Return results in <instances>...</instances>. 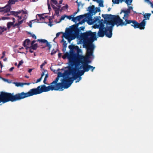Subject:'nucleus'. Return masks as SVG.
<instances>
[{"instance_id":"1","label":"nucleus","mask_w":153,"mask_h":153,"mask_svg":"<svg viewBox=\"0 0 153 153\" xmlns=\"http://www.w3.org/2000/svg\"><path fill=\"white\" fill-rule=\"evenodd\" d=\"M96 35V32H92L89 30L83 33L81 35L80 42V43L83 44V48L87 49L86 56L79 54V53H82V51L78 46H76L77 55L74 54L73 51H71L69 53L66 52L62 56L64 59L67 57L70 64L75 65L76 68L78 67L81 64H82L79 69L83 68V70L79 71L78 69L75 68L69 69L70 73L73 75V77H71L69 76V72L68 71H65L63 73L59 72L57 77L50 85L46 87L45 85H42L38 86L36 88L30 89L27 92H22L19 93V100L44 92L59 90L62 91L64 89L70 87L74 80L78 78L79 77L78 80L76 81V83L80 80L82 78L80 76L83 75L85 72H88L90 69L93 71L95 67L88 64L89 63V58L91 56H93L94 48L92 43L97 39Z\"/></svg>"},{"instance_id":"2","label":"nucleus","mask_w":153,"mask_h":153,"mask_svg":"<svg viewBox=\"0 0 153 153\" xmlns=\"http://www.w3.org/2000/svg\"><path fill=\"white\" fill-rule=\"evenodd\" d=\"M102 17L104 19V21L103 19L100 20V16L94 17V19L90 16H87L85 19L87 23L90 25H94V28H99V30L98 33V36L103 37L105 34V28L104 24L105 23V14L102 15Z\"/></svg>"},{"instance_id":"3","label":"nucleus","mask_w":153,"mask_h":153,"mask_svg":"<svg viewBox=\"0 0 153 153\" xmlns=\"http://www.w3.org/2000/svg\"><path fill=\"white\" fill-rule=\"evenodd\" d=\"M11 14L14 15L15 16H17L18 18V22H16L15 24V21H13V22H9L7 24V27L8 29H10L11 27H12L13 29H15L17 27L18 30H19L20 25L22 24L24 20L26 19L27 15L28 14L26 10H21L15 12L12 11L7 13V15L9 16Z\"/></svg>"},{"instance_id":"4","label":"nucleus","mask_w":153,"mask_h":153,"mask_svg":"<svg viewBox=\"0 0 153 153\" xmlns=\"http://www.w3.org/2000/svg\"><path fill=\"white\" fill-rule=\"evenodd\" d=\"M151 14L150 13H146L144 14L143 16L145 19L140 23H138L135 20L128 19L129 17L122 18L123 19L125 20V21L123 22L122 19L121 26H126L128 24H130L131 26L135 29L138 28L141 30L144 29L146 24V20L149 19Z\"/></svg>"},{"instance_id":"5","label":"nucleus","mask_w":153,"mask_h":153,"mask_svg":"<svg viewBox=\"0 0 153 153\" xmlns=\"http://www.w3.org/2000/svg\"><path fill=\"white\" fill-rule=\"evenodd\" d=\"M122 19L118 15L106 14V24L117 27L121 25Z\"/></svg>"},{"instance_id":"6","label":"nucleus","mask_w":153,"mask_h":153,"mask_svg":"<svg viewBox=\"0 0 153 153\" xmlns=\"http://www.w3.org/2000/svg\"><path fill=\"white\" fill-rule=\"evenodd\" d=\"M72 34L69 30L65 31V33H63L62 37H65L66 39H68V42H70V41L75 39V37H71Z\"/></svg>"},{"instance_id":"7","label":"nucleus","mask_w":153,"mask_h":153,"mask_svg":"<svg viewBox=\"0 0 153 153\" xmlns=\"http://www.w3.org/2000/svg\"><path fill=\"white\" fill-rule=\"evenodd\" d=\"M114 26L112 25L108 26H106V36L111 38L112 35V30Z\"/></svg>"},{"instance_id":"8","label":"nucleus","mask_w":153,"mask_h":153,"mask_svg":"<svg viewBox=\"0 0 153 153\" xmlns=\"http://www.w3.org/2000/svg\"><path fill=\"white\" fill-rule=\"evenodd\" d=\"M133 7L131 6H129L128 8L126 10H121L120 13L121 14L122 13H124V15L123 18L129 17L130 13V10H132Z\"/></svg>"},{"instance_id":"9","label":"nucleus","mask_w":153,"mask_h":153,"mask_svg":"<svg viewBox=\"0 0 153 153\" xmlns=\"http://www.w3.org/2000/svg\"><path fill=\"white\" fill-rule=\"evenodd\" d=\"M23 45L27 49L28 48L31 47V43L29 39H26L23 42Z\"/></svg>"},{"instance_id":"10","label":"nucleus","mask_w":153,"mask_h":153,"mask_svg":"<svg viewBox=\"0 0 153 153\" xmlns=\"http://www.w3.org/2000/svg\"><path fill=\"white\" fill-rule=\"evenodd\" d=\"M37 41L40 42L46 43V46L48 47L49 50L51 47V45L46 40L38 39Z\"/></svg>"},{"instance_id":"11","label":"nucleus","mask_w":153,"mask_h":153,"mask_svg":"<svg viewBox=\"0 0 153 153\" xmlns=\"http://www.w3.org/2000/svg\"><path fill=\"white\" fill-rule=\"evenodd\" d=\"M10 7L9 6H7L2 7H0V12H4V13H7L10 10Z\"/></svg>"},{"instance_id":"12","label":"nucleus","mask_w":153,"mask_h":153,"mask_svg":"<svg viewBox=\"0 0 153 153\" xmlns=\"http://www.w3.org/2000/svg\"><path fill=\"white\" fill-rule=\"evenodd\" d=\"M84 16L83 15H80L77 16L73 18L72 21L75 22H76L78 21H79L82 19L83 18Z\"/></svg>"},{"instance_id":"13","label":"nucleus","mask_w":153,"mask_h":153,"mask_svg":"<svg viewBox=\"0 0 153 153\" xmlns=\"http://www.w3.org/2000/svg\"><path fill=\"white\" fill-rule=\"evenodd\" d=\"M18 0H9V1L8 2V4H7L5 7H6L8 5V6H9V7H10V10L8 11L7 13L8 12H9V11H10V4H14L15 2H17L18 1ZM20 1H24V0H19Z\"/></svg>"},{"instance_id":"14","label":"nucleus","mask_w":153,"mask_h":153,"mask_svg":"<svg viewBox=\"0 0 153 153\" xmlns=\"http://www.w3.org/2000/svg\"><path fill=\"white\" fill-rule=\"evenodd\" d=\"M36 41L33 40L31 42L30 48H31L32 49L34 50H36L38 47V45L37 44H34Z\"/></svg>"},{"instance_id":"15","label":"nucleus","mask_w":153,"mask_h":153,"mask_svg":"<svg viewBox=\"0 0 153 153\" xmlns=\"http://www.w3.org/2000/svg\"><path fill=\"white\" fill-rule=\"evenodd\" d=\"M125 0H112L113 3L118 4L120 3H122L123 1H124Z\"/></svg>"},{"instance_id":"16","label":"nucleus","mask_w":153,"mask_h":153,"mask_svg":"<svg viewBox=\"0 0 153 153\" xmlns=\"http://www.w3.org/2000/svg\"><path fill=\"white\" fill-rule=\"evenodd\" d=\"M94 1H96L97 3L99 4V5L100 7L103 6V1L102 0H95Z\"/></svg>"},{"instance_id":"17","label":"nucleus","mask_w":153,"mask_h":153,"mask_svg":"<svg viewBox=\"0 0 153 153\" xmlns=\"http://www.w3.org/2000/svg\"><path fill=\"white\" fill-rule=\"evenodd\" d=\"M14 84L15 85L18 87H22L23 86V83L21 82H14Z\"/></svg>"},{"instance_id":"18","label":"nucleus","mask_w":153,"mask_h":153,"mask_svg":"<svg viewBox=\"0 0 153 153\" xmlns=\"http://www.w3.org/2000/svg\"><path fill=\"white\" fill-rule=\"evenodd\" d=\"M62 42H63V48H65V50H66V48L67 47V43H66V41H65L63 39H62Z\"/></svg>"},{"instance_id":"19","label":"nucleus","mask_w":153,"mask_h":153,"mask_svg":"<svg viewBox=\"0 0 153 153\" xmlns=\"http://www.w3.org/2000/svg\"><path fill=\"white\" fill-rule=\"evenodd\" d=\"M44 73L43 72H42V74L41 77L40 78H39V79L37 80V81L36 83H37L39 82L42 79V77L44 76Z\"/></svg>"},{"instance_id":"20","label":"nucleus","mask_w":153,"mask_h":153,"mask_svg":"<svg viewBox=\"0 0 153 153\" xmlns=\"http://www.w3.org/2000/svg\"><path fill=\"white\" fill-rule=\"evenodd\" d=\"M132 0H125V2L127 5L131 4L132 2Z\"/></svg>"},{"instance_id":"21","label":"nucleus","mask_w":153,"mask_h":153,"mask_svg":"<svg viewBox=\"0 0 153 153\" xmlns=\"http://www.w3.org/2000/svg\"><path fill=\"white\" fill-rule=\"evenodd\" d=\"M0 28L1 30V31H0V34H1L2 33L6 30V29L4 27H0Z\"/></svg>"},{"instance_id":"22","label":"nucleus","mask_w":153,"mask_h":153,"mask_svg":"<svg viewBox=\"0 0 153 153\" xmlns=\"http://www.w3.org/2000/svg\"><path fill=\"white\" fill-rule=\"evenodd\" d=\"M66 18L68 19H69V20H71V19H72H72L74 17H73L72 16V15H71V16H66Z\"/></svg>"},{"instance_id":"23","label":"nucleus","mask_w":153,"mask_h":153,"mask_svg":"<svg viewBox=\"0 0 153 153\" xmlns=\"http://www.w3.org/2000/svg\"><path fill=\"white\" fill-rule=\"evenodd\" d=\"M66 17V15H64L62 16L60 19V21L64 20Z\"/></svg>"},{"instance_id":"24","label":"nucleus","mask_w":153,"mask_h":153,"mask_svg":"<svg viewBox=\"0 0 153 153\" xmlns=\"http://www.w3.org/2000/svg\"><path fill=\"white\" fill-rule=\"evenodd\" d=\"M23 63L22 60H21L19 62V63L18 65V68H19L20 65H21Z\"/></svg>"},{"instance_id":"25","label":"nucleus","mask_w":153,"mask_h":153,"mask_svg":"<svg viewBox=\"0 0 153 153\" xmlns=\"http://www.w3.org/2000/svg\"><path fill=\"white\" fill-rule=\"evenodd\" d=\"M88 9L89 11L90 12H92L93 10V8L91 6H89L88 7Z\"/></svg>"},{"instance_id":"26","label":"nucleus","mask_w":153,"mask_h":153,"mask_svg":"<svg viewBox=\"0 0 153 153\" xmlns=\"http://www.w3.org/2000/svg\"><path fill=\"white\" fill-rule=\"evenodd\" d=\"M47 63L45 61L40 66V67L41 68H42Z\"/></svg>"},{"instance_id":"27","label":"nucleus","mask_w":153,"mask_h":153,"mask_svg":"<svg viewBox=\"0 0 153 153\" xmlns=\"http://www.w3.org/2000/svg\"><path fill=\"white\" fill-rule=\"evenodd\" d=\"M51 1L54 4H57V2L56 0H51Z\"/></svg>"},{"instance_id":"28","label":"nucleus","mask_w":153,"mask_h":153,"mask_svg":"<svg viewBox=\"0 0 153 153\" xmlns=\"http://www.w3.org/2000/svg\"><path fill=\"white\" fill-rule=\"evenodd\" d=\"M5 56V52L4 51L2 53V56H1V58L2 59Z\"/></svg>"},{"instance_id":"29","label":"nucleus","mask_w":153,"mask_h":153,"mask_svg":"<svg viewBox=\"0 0 153 153\" xmlns=\"http://www.w3.org/2000/svg\"><path fill=\"white\" fill-rule=\"evenodd\" d=\"M145 0L147 2L148 4H150V5H151L152 4V3L149 0Z\"/></svg>"},{"instance_id":"30","label":"nucleus","mask_w":153,"mask_h":153,"mask_svg":"<svg viewBox=\"0 0 153 153\" xmlns=\"http://www.w3.org/2000/svg\"><path fill=\"white\" fill-rule=\"evenodd\" d=\"M9 18L8 17H2V20H4L6 19H9Z\"/></svg>"},{"instance_id":"31","label":"nucleus","mask_w":153,"mask_h":153,"mask_svg":"<svg viewBox=\"0 0 153 153\" xmlns=\"http://www.w3.org/2000/svg\"><path fill=\"white\" fill-rule=\"evenodd\" d=\"M56 53V51H54V50H53L52 51L51 54V55H53L54 54Z\"/></svg>"},{"instance_id":"32","label":"nucleus","mask_w":153,"mask_h":153,"mask_svg":"<svg viewBox=\"0 0 153 153\" xmlns=\"http://www.w3.org/2000/svg\"><path fill=\"white\" fill-rule=\"evenodd\" d=\"M23 85H29L30 84V83H23Z\"/></svg>"},{"instance_id":"33","label":"nucleus","mask_w":153,"mask_h":153,"mask_svg":"<svg viewBox=\"0 0 153 153\" xmlns=\"http://www.w3.org/2000/svg\"><path fill=\"white\" fill-rule=\"evenodd\" d=\"M62 33L61 32H59V33H57L56 35V37H57L58 36H59L60 33Z\"/></svg>"},{"instance_id":"34","label":"nucleus","mask_w":153,"mask_h":153,"mask_svg":"<svg viewBox=\"0 0 153 153\" xmlns=\"http://www.w3.org/2000/svg\"><path fill=\"white\" fill-rule=\"evenodd\" d=\"M32 37L35 39H36V36L34 34H33V35Z\"/></svg>"},{"instance_id":"35","label":"nucleus","mask_w":153,"mask_h":153,"mask_svg":"<svg viewBox=\"0 0 153 153\" xmlns=\"http://www.w3.org/2000/svg\"><path fill=\"white\" fill-rule=\"evenodd\" d=\"M14 69V67H11L10 69H9V71H12L13 69Z\"/></svg>"},{"instance_id":"36","label":"nucleus","mask_w":153,"mask_h":153,"mask_svg":"<svg viewBox=\"0 0 153 153\" xmlns=\"http://www.w3.org/2000/svg\"><path fill=\"white\" fill-rule=\"evenodd\" d=\"M39 17H40V18L41 19H45L44 17L42 16V15H39Z\"/></svg>"},{"instance_id":"37","label":"nucleus","mask_w":153,"mask_h":153,"mask_svg":"<svg viewBox=\"0 0 153 153\" xmlns=\"http://www.w3.org/2000/svg\"><path fill=\"white\" fill-rule=\"evenodd\" d=\"M77 12H75V13H74L73 14V15H72V16H73V17H74V16H75L76 15V13H77Z\"/></svg>"},{"instance_id":"38","label":"nucleus","mask_w":153,"mask_h":153,"mask_svg":"<svg viewBox=\"0 0 153 153\" xmlns=\"http://www.w3.org/2000/svg\"><path fill=\"white\" fill-rule=\"evenodd\" d=\"M47 80V79H45L44 78V79L43 80V82L45 84H47V83H46V81Z\"/></svg>"},{"instance_id":"39","label":"nucleus","mask_w":153,"mask_h":153,"mask_svg":"<svg viewBox=\"0 0 153 153\" xmlns=\"http://www.w3.org/2000/svg\"><path fill=\"white\" fill-rule=\"evenodd\" d=\"M48 9H49L50 8V6L49 4V1L48 2Z\"/></svg>"},{"instance_id":"40","label":"nucleus","mask_w":153,"mask_h":153,"mask_svg":"<svg viewBox=\"0 0 153 153\" xmlns=\"http://www.w3.org/2000/svg\"><path fill=\"white\" fill-rule=\"evenodd\" d=\"M76 2L77 3L78 6H80V4H81V2H79V3L78 2V1H76Z\"/></svg>"},{"instance_id":"41","label":"nucleus","mask_w":153,"mask_h":153,"mask_svg":"<svg viewBox=\"0 0 153 153\" xmlns=\"http://www.w3.org/2000/svg\"><path fill=\"white\" fill-rule=\"evenodd\" d=\"M48 77V74H45V79H47V78Z\"/></svg>"},{"instance_id":"42","label":"nucleus","mask_w":153,"mask_h":153,"mask_svg":"<svg viewBox=\"0 0 153 153\" xmlns=\"http://www.w3.org/2000/svg\"><path fill=\"white\" fill-rule=\"evenodd\" d=\"M80 28L81 30H83L84 29V27H80Z\"/></svg>"},{"instance_id":"43","label":"nucleus","mask_w":153,"mask_h":153,"mask_svg":"<svg viewBox=\"0 0 153 153\" xmlns=\"http://www.w3.org/2000/svg\"><path fill=\"white\" fill-rule=\"evenodd\" d=\"M33 69H30L28 70V72L29 73H30L32 71V70H33Z\"/></svg>"},{"instance_id":"44","label":"nucleus","mask_w":153,"mask_h":153,"mask_svg":"<svg viewBox=\"0 0 153 153\" xmlns=\"http://www.w3.org/2000/svg\"><path fill=\"white\" fill-rule=\"evenodd\" d=\"M58 55V56L59 57H61V53H59Z\"/></svg>"},{"instance_id":"45","label":"nucleus","mask_w":153,"mask_h":153,"mask_svg":"<svg viewBox=\"0 0 153 153\" xmlns=\"http://www.w3.org/2000/svg\"><path fill=\"white\" fill-rule=\"evenodd\" d=\"M32 49L31 48V49H30V53H32L33 52V50H32Z\"/></svg>"},{"instance_id":"46","label":"nucleus","mask_w":153,"mask_h":153,"mask_svg":"<svg viewBox=\"0 0 153 153\" xmlns=\"http://www.w3.org/2000/svg\"><path fill=\"white\" fill-rule=\"evenodd\" d=\"M7 60V58H5L3 59V61H6Z\"/></svg>"},{"instance_id":"47","label":"nucleus","mask_w":153,"mask_h":153,"mask_svg":"<svg viewBox=\"0 0 153 153\" xmlns=\"http://www.w3.org/2000/svg\"><path fill=\"white\" fill-rule=\"evenodd\" d=\"M111 9V8L110 7L108 8V12Z\"/></svg>"},{"instance_id":"48","label":"nucleus","mask_w":153,"mask_h":153,"mask_svg":"<svg viewBox=\"0 0 153 153\" xmlns=\"http://www.w3.org/2000/svg\"><path fill=\"white\" fill-rule=\"evenodd\" d=\"M28 33H29V34H30V36H32L33 35V33H30V32H29Z\"/></svg>"},{"instance_id":"49","label":"nucleus","mask_w":153,"mask_h":153,"mask_svg":"<svg viewBox=\"0 0 153 153\" xmlns=\"http://www.w3.org/2000/svg\"><path fill=\"white\" fill-rule=\"evenodd\" d=\"M62 0H60L59 1V4H61L62 3Z\"/></svg>"},{"instance_id":"50","label":"nucleus","mask_w":153,"mask_h":153,"mask_svg":"<svg viewBox=\"0 0 153 153\" xmlns=\"http://www.w3.org/2000/svg\"><path fill=\"white\" fill-rule=\"evenodd\" d=\"M65 7H66V9H67L68 7V6L67 5H66Z\"/></svg>"},{"instance_id":"51","label":"nucleus","mask_w":153,"mask_h":153,"mask_svg":"<svg viewBox=\"0 0 153 153\" xmlns=\"http://www.w3.org/2000/svg\"><path fill=\"white\" fill-rule=\"evenodd\" d=\"M151 6L153 8V4L152 3L151 5Z\"/></svg>"},{"instance_id":"52","label":"nucleus","mask_w":153,"mask_h":153,"mask_svg":"<svg viewBox=\"0 0 153 153\" xmlns=\"http://www.w3.org/2000/svg\"><path fill=\"white\" fill-rule=\"evenodd\" d=\"M0 65H1V68H2V65L1 64V62L0 61Z\"/></svg>"},{"instance_id":"53","label":"nucleus","mask_w":153,"mask_h":153,"mask_svg":"<svg viewBox=\"0 0 153 153\" xmlns=\"http://www.w3.org/2000/svg\"><path fill=\"white\" fill-rule=\"evenodd\" d=\"M63 51H65V48H63Z\"/></svg>"},{"instance_id":"54","label":"nucleus","mask_w":153,"mask_h":153,"mask_svg":"<svg viewBox=\"0 0 153 153\" xmlns=\"http://www.w3.org/2000/svg\"><path fill=\"white\" fill-rule=\"evenodd\" d=\"M56 13H59V11H56Z\"/></svg>"},{"instance_id":"55","label":"nucleus","mask_w":153,"mask_h":153,"mask_svg":"<svg viewBox=\"0 0 153 153\" xmlns=\"http://www.w3.org/2000/svg\"><path fill=\"white\" fill-rule=\"evenodd\" d=\"M4 80L5 81H7V79H4Z\"/></svg>"},{"instance_id":"56","label":"nucleus","mask_w":153,"mask_h":153,"mask_svg":"<svg viewBox=\"0 0 153 153\" xmlns=\"http://www.w3.org/2000/svg\"><path fill=\"white\" fill-rule=\"evenodd\" d=\"M13 21H15V18H13Z\"/></svg>"},{"instance_id":"57","label":"nucleus","mask_w":153,"mask_h":153,"mask_svg":"<svg viewBox=\"0 0 153 153\" xmlns=\"http://www.w3.org/2000/svg\"><path fill=\"white\" fill-rule=\"evenodd\" d=\"M15 65H17V63H15Z\"/></svg>"},{"instance_id":"58","label":"nucleus","mask_w":153,"mask_h":153,"mask_svg":"<svg viewBox=\"0 0 153 153\" xmlns=\"http://www.w3.org/2000/svg\"><path fill=\"white\" fill-rule=\"evenodd\" d=\"M25 77L27 78H29V76H25Z\"/></svg>"},{"instance_id":"59","label":"nucleus","mask_w":153,"mask_h":153,"mask_svg":"<svg viewBox=\"0 0 153 153\" xmlns=\"http://www.w3.org/2000/svg\"><path fill=\"white\" fill-rule=\"evenodd\" d=\"M151 12L152 13H153V11H152Z\"/></svg>"},{"instance_id":"60","label":"nucleus","mask_w":153,"mask_h":153,"mask_svg":"<svg viewBox=\"0 0 153 153\" xmlns=\"http://www.w3.org/2000/svg\"><path fill=\"white\" fill-rule=\"evenodd\" d=\"M54 7H55V6H53V8H54Z\"/></svg>"},{"instance_id":"61","label":"nucleus","mask_w":153,"mask_h":153,"mask_svg":"<svg viewBox=\"0 0 153 153\" xmlns=\"http://www.w3.org/2000/svg\"><path fill=\"white\" fill-rule=\"evenodd\" d=\"M48 2L49 1V0H48Z\"/></svg>"},{"instance_id":"62","label":"nucleus","mask_w":153,"mask_h":153,"mask_svg":"<svg viewBox=\"0 0 153 153\" xmlns=\"http://www.w3.org/2000/svg\"><path fill=\"white\" fill-rule=\"evenodd\" d=\"M34 56H35V53L34 54Z\"/></svg>"},{"instance_id":"63","label":"nucleus","mask_w":153,"mask_h":153,"mask_svg":"<svg viewBox=\"0 0 153 153\" xmlns=\"http://www.w3.org/2000/svg\"><path fill=\"white\" fill-rule=\"evenodd\" d=\"M70 46H69V48H70Z\"/></svg>"},{"instance_id":"64","label":"nucleus","mask_w":153,"mask_h":153,"mask_svg":"<svg viewBox=\"0 0 153 153\" xmlns=\"http://www.w3.org/2000/svg\"><path fill=\"white\" fill-rule=\"evenodd\" d=\"M134 13H136L135 12H134Z\"/></svg>"}]
</instances>
